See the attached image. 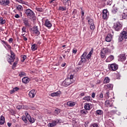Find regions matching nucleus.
Returning a JSON list of instances; mask_svg holds the SVG:
<instances>
[{"label":"nucleus","mask_w":127,"mask_h":127,"mask_svg":"<svg viewBox=\"0 0 127 127\" xmlns=\"http://www.w3.org/2000/svg\"><path fill=\"white\" fill-rule=\"evenodd\" d=\"M74 75L70 74L68 76L67 78H66L62 83V84L64 87H67L69 85H71L72 83H74Z\"/></svg>","instance_id":"f257e3e1"},{"label":"nucleus","mask_w":127,"mask_h":127,"mask_svg":"<svg viewBox=\"0 0 127 127\" xmlns=\"http://www.w3.org/2000/svg\"><path fill=\"white\" fill-rule=\"evenodd\" d=\"M24 12L30 19L35 18V13H34V12L32 10L29 8L26 9L24 10Z\"/></svg>","instance_id":"f03ea898"},{"label":"nucleus","mask_w":127,"mask_h":127,"mask_svg":"<svg viewBox=\"0 0 127 127\" xmlns=\"http://www.w3.org/2000/svg\"><path fill=\"white\" fill-rule=\"evenodd\" d=\"M124 39H127V31H125V30L120 33L118 38V41H119V42H122Z\"/></svg>","instance_id":"7ed1b4c3"},{"label":"nucleus","mask_w":127,"mask_h":127,"mask_svg":"<svg viewBox=\"0 0 127 127\" xmlns=\"http://www.w3.org/2000/svg\"><path fill=\"white\" fill-rule=\"evenodd\" d=\"M10 53L11 55L8 56L7 61L11 65L12 62H14V60H15V54L11 50L10 51Z\"/></svg>","instance_id":"20e7f679"},{"label":"nucleus","mask_w":127,"mask_h":127,"mask_svg":"<svg viewBox=\"0 0 127 127\" xmlns=\"http://www.w3.org/2000/svg\"><path fill=\"white\" fill-rule=\"evenodd\" d=\"M113 27L116 31H120L122 29V27H123V25L120 22H116L114 23Z\"/></svg>","instance_id":"39448f33"},{"label":"nucleus","mask_w":127,"mask_h":127,"mask_svg":"<svg viewBox=\"0 0 127 127\" xmlns=\"http://www.w3.org/2000/svg\"><path fill=\"white\" fill-rule=\"evenodd\" d=\"M108 68L111 71H116V70H118V68H119V65L117 64H112L108 65Z\"/></svg>","instance_id":"423d86ee"},{"label":"nucleus","mask_w":127,"mask_h":127,"mask_svg":"<svg viewBox=\"0 0 127 127\" xmlns=\"http://www.w3.org/2000/svg\"><path fill=\"white\" fill-rule=\"evenodd\" d=\"M113 103L114 102L112 100H107L105 102V107H107V108L114 107Z\"/></svg>","instance_id":"0eeeda50"},{"label":"nucleus","mask_w":127,"mask_h":127,"mask_svg":"<svg viewBox=\"0 0 127 127\" xmlns=\"http://www.w3.org/2000/svg\"><path fill=\"white\" fill-rule=\"evenodd\" d=\"M113 35L112 34H108L105 38V41L107 42H111L112 41V38H113V35H114V31L112 30Z\"/></svg>","instance_id":"6e6552de"},{"label":"nucleus","mask_w":127,"mask_h":127,"mask_svg":"<svg viewBox=\"0 0 127 127\" xmlns=\"http://www.w3.org/2000/svg\"><path fill=\"white\" fill-rule=\"evenodd\" d=\"M88 23L90 26L91 30H94L95 29V25L94 24V21L93 19H90L88 20Z\"/></svg>","instance_id":"1a4fd4ad"},{"label":"nucleus","mask_w":127,"mask_h":127,"mask_svg":"<svg viewBox=\"0 0 127 127\" xmlns=\"http://www.w3.org/2000/svg\"><path fill=\"white\" fill-rule=\"evenodd\" d=\"M92 104L91 103H85L84 109L86 111H90L92 109Z\"/></svg>","instance_id":"9d476101"},{"label":"nucleus","mask_w":127,"mask_h":127,"mask_svg":"<svg viewBox=\"0 0 127 127\" xmlns=\"http://www.w3.org/2000/svg\"><path fill=\"white\" fill-rule=\"evenodd\" d=\"M36 95V91L35 90H32L29 93L30 98H34Z\"/></svg>","instance_id":"9b49d317"},{"label":"nucleus","mask_w":127,"mask_h":127,"mask_svg":"<svg viewBox=\"0 0 127 127\" xmlns=\"http://www.w3.org/2000/svg\"><path fill=\"white\" fill-rule=\"evenodd\" d=\"M23 23H24L25 26H30L29 21L27 18H24L23 19Z\"/></svg>","instance_id":"f8f14e48"},{"label":"nucleus","mask_w":127,"mask_h":127,"mask_svg":"<svg viewBox=\"0 0 127 127\" xmlns=\"http://www.w3.org/2000/svg\"><path fill=\"white\" fill-rule=\"evenodd\" d=\"M0 3L1 5H4L5 6L8 5L9 4V0H1Z\"/></svg>","instance_id":"ddd939ff"},{"label":"nucleus","mask_w":127,"mask_h":127,"mask_svg":"<svg viewBox=\"0 0 127 127\" xmlns=\"http://www.w3.org/2000/svg\"><path fill=\"white\" fill-rule=\"evenodd\" d=\"M119 60L120 61H126L127 60V56L125 54H121L119 56Z\"/></svg>","instance_id":"4468645a"},{"label":"nucleus","mask_w":127,"mask_h":127,"mask_svg":"<svg viewBox=\"0 0 127 127\" xmlns=\"http://www.w3.org/2000/svg\"><path fill=\"white\" fill-rule=\"evenodd\" d=\"M87 52H84L81 56V61L83 63L86 62V57L87 56Z\"/></svg>","instance_id":"2eb2a0df"},{"label":"nucleus","mask_w":127,"mask_h":127,"mask_svg":"<svg viewBox=\"0 0 127 127\" xmlns=\"http://www.w3.org/2000/svg\"><path fill=\"white\" fill-rule=\"evenodd\" d=\"M45 25L46 26V27L51 28L52 27V23H51L50 21L48 20V19H46L45 20Z\"/></svg>","instance_id":"dca6fc26"},{"label":"nucleus","mask_w":127,"mask_h":127,"mask_svg":"<svg viewBox=\"0 0 127 127\" xmlns=\"http://www.w3.org/2000/svg\"><path fill=\"white\" fill-rule=\"evenodd\" d=\"M33 31L35 34H37L38 35H39V34H40V32H39V29L38 28V26L34 27L33 28Z\"/></svg>","instance_id":"f3484780"},{"label":"nucleus","mask_w":127,"mask_h":127,"mask_svg":"<svg viewBox=\"0 0 127 127\" xmlns=\"http://www.w3.org/2000/svg\"><path fill=\"white\" fill-rule=\"evenodd\" d=\"M103 18L104 19H107L108 18V11L106 9L103 11Z\"/></svg>","instance_id":"a211bd4d"},{"label":"nucleus","mask_w":127,"mask_h":127,"mask_svg":"<svg viewBox=\"0 0 127 127\" xmlns=\"http://www.w3.org/2000/svg\"><path fill=\"white\" fill-rule=\"evenodd\" d=\"M67 106H68V107H74L75 105H76V102H73L72 101H68L66 103Z\"/></svg>","instance_id":"6ab92c4d"},{"label":"nucleus","mask_w":127,"mask_h":127,"mask_svg":"<svg viewBox=\"0 0 127 127\" xmlns=\"http://www.w3.org/2000/svg\"><path fill=\"white\" fill-rule=\"evenodd\" d=\"M103 52L105 53V54H107L108 53H111L112 50L111 49H109L108 48H104L102 49Z\"/></svg>","instance_id":"aec40b11"},{"label":"nucleus","mask_w":127,"mask_h":127,"mask_svg":"<svg viewBox=\"0 0 127 127\" xmlns=\"http://www.w3.org/2000/svg\"><path fill=\"white\" fill-rule=\"evenodd\" d=\"M60 95H61V91H58L56 92H53L51 94V96L52 97H58V96H59Z\"/></svg>","instance_id":"412c9836"},{"label":"nucleus","mask_w":127,"mask_h":127,"mask_svg":"<svg viewBox=\"0 0 127 127\" xmlns=\"http://www.w3.org/2000/svg\"><path fill=\"white\" fill-rule=\"evenodd\" d=\"M22 81L23 83H24L25 84H27V83H29V81H30V79H29L28 77H25L22 78Z\"/></svg>","instance_id":"4be33fe9"},{"label":"nucleus","mask_w":127,"mask_h":127,"mask_svg":"<svg viewBox=\"0 0 127 127\" xmlns=\"http://www.w3.org/2000/svg\"><path fill=\"white\" fill-rule=\"evenodd\" d=\"M92 54H93V49L89 52V54L86 56L85 58L88 59V60H90V59H91V57H92Z\"/></svg>","instance_id":"5701e85b"},{"label":"nucleus","mask_w":127,"mask_h":127,"mask_svg":"<svg viewBox=\"0 0 127 127\" xmlns=\"http://www.w3.org/2000/svg\"><path fill=\"white\" fill-rule=\"evenodd\" d=\"M114 59H115L114 56L111 55L106 59V62H111V61H113Z\"/></svg>","instance_id":"b1692460"},{"label":"nucleus","mask_w":127,"mask_h":127,"mask_svg":"<svg viewBox=\"0 0 127 127\" xmlns=\"http://www.w3.org/2000/svg\"><path fill=\"white\" fill-rule=\"evenodd\" d=\"M55 126L57 125V124H61L62 123V120L61 119H57L53 121Z\"/></svg>","instance_id":"393cba45"},{"label":"nucleus","mask_w":127,"mask_h":127,"mask_svg":"<svg viewBox=\"0 0 127 127\" xmlns=\"http://www.w3.org/2000/svg\"><path fill=\"white\" fill-rule=\"evenodd\" d=\"M83 100H85L87 102H91L92 98L90 96H85L83 98Z\"/></svg>","instance_id":"a878e982"},{"label":"nucleus","mask_w":127,"mask_h":127,"mask_svg":"<svg viewBox=\"0 0 127 127\" xmlns=\"http://www.w3.org/2000/svg\"><path fill=\"white\" fill-rule=\"evenodd\" d=\"M18 62V58L16 59L15 62L13 63L12 66V69H14L15 67H16V65H17V63Z\"/></svg>","instance_id":"bb28decb"},{"label":"nucleus","mask_w":127,"mask_h":127,"mask_svg":"<svg viewBox=\"0 0 127 127\" xmlns=\"http://www.w3.org/2000/svg\"><path fill=\"white\" fill-rule=\"evenodd\" d=\"M4 124V117L2 116L0 118V125H3Z\"/></svg>","instance_id":"cd10ccee"},{"label":"nucleus","mask_w":127,"mask_h":127,"mask_svg":"<svg viewBox=\"0 0 127 127\" xmlns=\"http://www.w3.org/2000/svg\"><path fill=\"white\" fill-rule=\"evenodd\" d=\"M114 87V85L111 83H109L107 85L104 86V88H108V89H112Z\"/></svg>","instance_id":"c85d7f7f"},{"label":"nucleus","mask_w":127,"mask_h":127,"mask_svg":"<svg viewBox=\"0 0 127 127\" xmlns=\"http://www.w3.org/2000/svg\"><path fill=\"white\" fill-rule=\"evenodd\" d=\"M117 11H118V8L117 7H115V6H114L112 9V13H117Z\"/></svg>","instance_id":"c756f323"},{"label":"nucleus","mask_w":127,"mask_h":127,"mask_svg":"<svg viewBox=\"0 0 127 127\" xmlns=\"http://www.w3.org/2000/svg\"><path fill=\"white\" fill-rule=\"evenodd\" d=\"M31 49L32 51H35L37 49V45L34 44L32 45Z\"/></svg>","instance_id":"7c9ffc66"},{"label":"nucleus","mask_w":127,"mask_h":127,"mask_svg":"<svg viewBox=\"0 0 127 127\" xmlns=\"http://www.w3.org/2000/svg\"><path fill=\"white\" fill-rule=\"evenodd\" d=\"M16 9L19 11L23 10V7L20 5H18L16 6Z\"/></svg>","instance_id":"2f4dec72"},{"label":"nucleus","mask_w":127,"mask_h":127,"mask_svg":"<svg viewBox=\"0 0 127 127\" xmlns=\"http://www.w3.org/2000/svg\"><path fill=\"white\" fill-rule=\"evenodd\" d=\"M28 121L31 123V124H33L34 122H35V120H34V118H31L30 116L29 118H28Z\"/></svg>","instance_id":"473e14b6"},{"label":"nucleus","mask_w":127,"mask_h":127,"mask_svg":"<svg viewBox=\"0 0 127 127\" xmlns=\"http://www.w3.org/2000/svg\"><path fill=\"white\" fill-rule=\"evenodd\" d=\"M104 52L103 51V50L100 52V56L102 59L105 58V56H106V53H104Z\"/></svg>","instance_id":"72a5a7b5"},{"label":"nucleus","mask_w":127,"mask_h":127,"mask_svg":"<svg viewBox=\"0 0 127 127\" xmlns=\"http://www.w3.org/2000/svg\"><path fill=\"white\" fill-rule=\"evenodd\" d=\"M66 9L67 7H66V6L62 7L61 6H60L59 7V10H62V11H64V10H66Z\"/></svg>","instance_id":"f704fd0d"},{"label":"nucleus","mask_w":127,"mask_h":127,"mask_svg":"<svg viewBox=\"0 0 127 127\" xmlns=\"http://www.w3.org/2000/svg\"><path fill=\"white\" fill-rule=\"evenodd\" d=\"M22 120L25 123V124H27L28 123V121H27V118H26V117L23 116L22 117Z\"/></svg>","instance_id":"c9c22d12"},{"label":"nucleus","mask_w":127,"mask_h":127,"mask_svg":"<svg viewBox=\"0 0 127 127\" xmlns=\"http://www.w3.org/2000/svg\"><path fill=\"white\" fill-rule=\"evenodd\" d=\"M104 84H107V83H110V78L109 77H106L104 80Z\"/></svg>","instance_id":"e433bc0d"},{"label":"nucleus","mask_w":127,"mask_h":127,"mask_svg":"<svg viewBox=\"0 0 127 127\" xmlns=\"http://www.w3.org/2000/svg\"><path fill=\"white\" fill-rule=\"evenodd\" d=\"M19 77H24L25 76V72L23 71H20L19 73Z\"/></svg>","instance_id":"4c0bfd02"},{"label":"nucleus","mask_w":127,"mask_h":127,"mask_svg":"<svg viewBox=\"0 0 127 127\" xmlns=\"http://www.w3.org/2000/svg\"><path fill=\"white\" fill-rule=\"evenodd\" d=\"M96 114L97 115H103V111L101 110H98L96 111Z\"/></svg>","instance_id":"58836bf2"},{"label":"nucleus","mask_w":127,"mask_h":127,"mask_svg":"<svg viewBox=\"0 0 127 127\" xmlns=\"http://www.w3.org/2000/svg\"><path fill=\"white\" fill-rule=\"evenodd\" d=\"M105 97L106 99H109L110 98V92L109 90H107L106 94H105Z\"/></svg>","instance_id":"ea45409f"},{"label":"nucleus","mask_w":127,"mask_h":127,"mask_svg":"<svg viewBox=\"0 0 127 127\" xmlns=\"http://www.w3.org/2000/svg\"><path fill=\"white\" fill-rule=\"evenodd\" d=\"M49 127H55V124H54V122L53 121L52 123H49L48 125Z\"/></svg>","instance_id":"a19ab883"},{"label":"nucleus","mask_w":127,"mask_h":127,"mask_svg":"<svg viewBox=\"0 0 127 127\" xmlns=\"http://www.w3.org/2000/svg\"><path fill=\"white\" fill-rule=\"evenodd\" d=\"M80 113L82 115H87L88 111H87V110H81Z\"/></svg>","instance_id":"79ce46f5"},{"label":"nucleus","mask_w":127,"mask_h":127,"mask_svg":"<svg viewBox=\"0 0 127 127\" xmlns=\"http://www.w3.org/2000/svg\"><path fill=\"white\" fill-rule=\"evenodd\" d=\"M113 3V0H107V3L106 4L107 5H111L112 3Z\"/></svg>","instance_id":"37998d69"},{"label":"nucleus","mask_w":127,"mask_h":127,"mask_svg":"<svg viewBox=\"0 0 127 127\" xmlns=\"http://www.w3.org/2000/svg\"><path fill=\"white\" fill-rule=\"evenodd\" d=\"M0 23L1 24H4V23H5V20L3 19L2 18H0Z\"/></svg>","instance_id":"c03bdc74"},{"label":"nucleus","mask_w":127,"mask_h":127,"mask_svg":"<svg viewBox=\"0 0 127 127\" xmlns=\"http://www.w3.org/2000/svg\"><path fill=\"white\" fill-rule=\"evenodd\" d=\"M36 9L37 11H39V12H42L43 11V9L42 8L37 7L36 8Z\"/></svg>","instance_id":"a18cd8bd"},{"label":"nucleus","mask_w":127,"mask_h":127,"mask_svg":"<svg viewBox=\"0 0 127 127\" xmlns=\"http://www.w3.org/2000/svg\"><path fill=\"white\" fill-rule=\"evenodd\" d=\"M25 59H26V56L25 55L22 56L21 62H24V61H25Z\"/></svg>","instance_id":"49530a36"},{"label":"nucleus","mask_w":127,"mask_h":127,"mask_svg":"<svg viewBox=\"0 0 127 127\" xmlns=\"http://www.w3.org/2000/svg\"><path fill=\"white\" fill-rule=\"evenodd\" d=\"M22 109H23V110H28L29 108L26 105H23L22 106Z\"/></svg>","instance_id":"de8ad7c7"},{"label":"nucleus","mask_w":127,"mask_h":127,"mask_svg":"<svg viewBox=\"0 0 127 127\" xmlns=\"http://www.w3.org/2000/svg\"><path fill=\"white\" fill-rule=\"evenodd\" d=\"M55 114H56L57 115H58L59 114H60V110L56 109L55 111Z\"/></svg>","instance_id":"09e8293b"},{"label":"nucleus","mask_w":127,"mask_h":127,"mask_svg":"<svg viewBox=\"0 0 127 127\" xmlns=\"http://www.w3.org/2000/svg\"><path fill=\"white\" fill-rule=\"evenodd\" d=\"M25 115L26 117H27V119H29V118L30 117V115H29V114H28V113H27V112H26L25 113Z\"/></svg>","instance_id":"8fccbe9b"},{"label":"nucleus","mask_w":127,"mask_h":127,"mask_svg":"<svg viewBox=\"0 0 127 127\" xmlns=\"http://www.w3.org/2000/svg\"><path fill=\"white\" fill-rule=\"evenodd\" d=\"M66 4H67L68 5H69V4H71V1H70L69 0H67L64 5Z\"/></svg>","instance_id":"3c124183"},{"label":"nucleus","mask_w":127,"mask_h":127,"mask_svg":"<svg viewBox=\"0 0 127 127\" xmlns=\"http://www.w3.org/2000/svg\"><path fill=\"white\" fill-rule=\"evenodd\" d=\"M22 32H26V28L25 27H24L22 28Z\"/></svg>","instance_id":"603ef678"},{"label":"nucleus","mask_w":127,"mask_h":127,"mask_svg":"<svg viewBox=\"0 0 127 127\" xmlns=\"http://www.w3.org/2000/svg\"><path fill=\"white\" fill-rule=\"evenodd\" d=\"M117 112H118V110H112L110 111L111 114H116V113H117Z\"/></svg>","instance_id":"864d4df0"},{"label":"nucleus","mask_w":127,"mask_h":127,"mask_svg":"<svg viewBox=\"0 0 127 127\" xmlns=\"http://www.w3.org/2000/svg\"><path fill=\"white\" fill-rule=\"evenodd\" d=\"M12 41H13V39H12V38H10L8 40V42L9 43H12Z\"/></svg>","instance_id":"5fc2aeb1"},{"label":"nucleus","mask_w":127,"mask_h":127,"mask_svg":"<svg viewBox=\"0 0 127 127\" xmlns=\"http://www.w3.org/2000/svg\"><path fill=\"white\" fill-rule=\"evenodd\" d=\"M16 109H17V110H20L22 109V106L18 105L16 107Z\"/></svg>","instance_id":"6e6d98bb"},{"label":"nucleus","mask_w":127,"mask_h":127,"mask_svg":"<svg viewBox=\"0 0 127 127\" xmlns=\"http://www.w3.org/2000/svg\"><path fill=\"white\" fill-rule=\"evenodd\" d=\"M5 45L7 47V48H8V49H10V50L11 49V47L10 46V45H8L7 43Z\"/></svg>","instance_id":"4d7b16f0"},{"label":"nucleus","mask_w":127,"mask_h":127,"mask_svg":"<svg viewBox=\"0 0 127 127\" xmlns=\"http://www.w3.org/2000/svg\"><path fill=\"white\" fill-rule=\"evenodd\" d=\"M95 96H96V93H95V92H93L91 95L92 98H93V99H94V98H95Z\"/></svg>","instance_id":"13d9d810"},{"label":"nucleus","mask_w":127,"mask_h":127,"mask_svg":"<svg viewBox=\"0 0 127 127\" xmlns=\"http://www.w3.org/2000/svg\"><path fill=\"white\" fill-rule=\"evenodd\" d=\"M92 127H99V125H98V124H97V123H95V124H93Z\"/></svg>","instance_id":"bf43d9fd"},{"label":"nucleus","mask_w":127,"mask_h":127,"mask_svg":"<svg viewBox=\"0 0 127 127\" xmlns=\"http://www.w3.org/2000/svg\"><path fill=\"white\" fill-rule=\"evenodd\" d=\"M99 98L100 99H103V98H104V95H103V93H101L99 95Z\"/></svg>","instance_id":"052dcab7"},{"label":"nucleus","mask_w":127,"mask_h":127,"mask_svg":"<svg viewBox=\"0 0 127 127\" xmlns=\"http://www.w3.org/2000/svg\"><path fill=\"white\" fill-rule=\"evenodd\" d=\"M18 2H20V3H23L24 1L22 0H15Z\"/></svg>","instance_id":"680f3d73"},{"label":"nucleus","mask_w":127,"mask_h":127,"mask_svg":"<svg viewBox=\"0 0 127 127\" xmlns=\"http://www.w3.org/2000/svg\"><path fill=\"white\" fill-rule=\"evenodd\" d=\"M15 92V90H14V88H13L12 90L10 91V94H13Z\"/></svg>","instance_id":"e2e57ef3"},{"label":"nucleus","mask_w":127,"mask_h":127,"mask_svg":"<svg viewBox=\"0 0 127 127\" xmlns=\"http://www.w3.org/2000/svg\"><path fill=\"white\" fill-rule=\"evenodd\" d=\"M29 109H30L31 110H35V107H34L33 106H30L29 107Z\"/></svg>","instance_id":"0e129e2a"},{"label":"nucleus","mask_w":127,"mask_h":127,"mask_svg":"<svg viewBox=\"0 0 127 127\" xmlns=\"http://www.w3.org/2000/svg\"><path fill=\"white\" fill-rule=\"evenodd\" d=\"M83 96H85V93L84 92H82V93H80V95H79V97H83Z\"/></svg>","instance_id":"69168bd1"},{"label":"nucleus","mask_w":127,"mask_h":127,"mask_svg":"<svg viewBox=\"0 0 127 127\" xmlns=\"http://www.w3.org/2000/svg\"><path fill=\"white\" fill-rule=\"evenodd\" d=\"M72 53H74V54H76L77 53V50L76 49H74L72 50Z\"/></svg>","instance_id":"338daca9"},{"label":"nucleus","mask_w":127,"mask_h":127,"mask_svg":"<svg viewBox=\"0 0 127 127\" xmlns=\"http://www.w3.org/2000/svg\"><path fill=\"white\" fill-rule=\"evenodd\" d=\"M14 16L16 18H19L20 17L19 15L18 14H16Z\"/></svg>","instance_id":"774afa93"}]
</instances>
